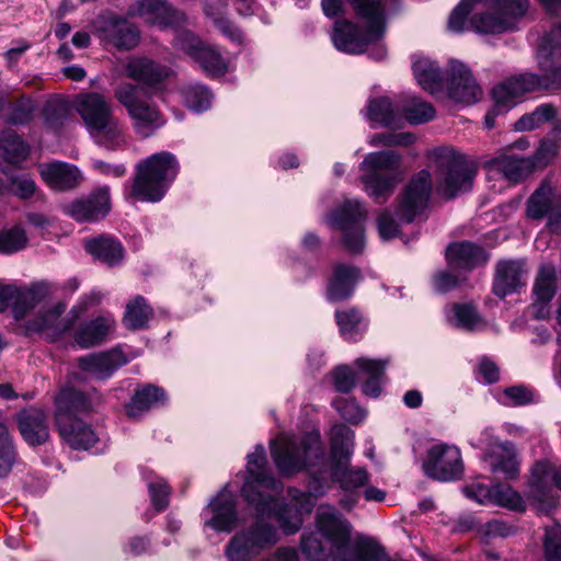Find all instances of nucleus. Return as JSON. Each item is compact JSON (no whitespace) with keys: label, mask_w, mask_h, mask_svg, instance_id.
Instances as JSON below:
<instances>
[{"label":"nucleus","mask_w":561,"mask_h":561,"mask_svg":"<svg viewBox=\"0 0 561 561\" xmlns=\"http://www.w3.org/2000/svg\"><path fill=\"white\" fill-rule=\"evenodd\" d=\"M354 432L344 424H335L330 431V458L321 440L320 432L312 431L302 436L282 433L271 442V455L279 473L291 477L307 471L309 493L289 489L288 494L296 507L279 505L268 491H280L283 484L267 470L265 449L256 445L247 459V477L241 489L242 496L262 517L274 514L284 534L293 535L302 526V513H310L314 506L312 496L325 493L330 481L340 483L345 491H353L368 482L365 469L347 468L353 454Z\"/></svg>","instance_id":"nucleus-1"},{"label":"nucleus","mask_w":561,"mask_h":561,"mask_svg":"<svg viewBox=\"0 0 561 561\" xmlns=\"http://www.w3.org/2000/svg\"><path fill=\"white\" fill-rule=\"evenodd\" d=\"M357 19L363 31L357 25L343 21L336 22L331 34L334 47L346 54H362L371 43L376 47L369 51V56L381 60L387 55L385 45L378 43L386 33L387 12L383 0H346ZM343 0H322V9L327 16L334 18L343 11Z\"/></svg>","instance_id":"nucleus-2"},{"label":"nucleus","mask_w":561,"mask_h":561,"mask_svg":"<svg viewBox=\"0 0 561 561\" xmlns=\"http://www.w3.org/2000/svg\"><path fill=\"white\" fill-rule=\"evenodd\" d=\"M529 0H461L448 19V30L462 33L469 28L481 34L511 31L526 15Z\"/></svg>","instance_id":"nucleus-3"},{"label":"nucleus","mask_w":561,"mask_h":561,"mask_svg":"<svg viewBox=\"0 0 561 561\" xmlns=\"http://www.w3.org/2000/svg\"><path fill=\"white\" fill-rule=\"evenodd\" d=\"M72 104L98 146L118 150L126 145L124 124L114 115L113 104L103 94L82 92L76 95Z\"/></svg>","instance_id":"nucleus-4"},{"label":"nucleus","mask_w":561,"mask_h":561,"mask_svg":"<svg viewBox=\"0 0 561 561\" xmlns=\"http://www.w3.org/2000/svg\"><path fill=\"white\" fill-rule=\"evenodd\" d=\"M65 290L66 288L48 282H37V332H45L51 341L69 331L79 314L99 304L102 298L95 291L87 294L67 317L61 318L66 309V304L61 300Z\"/></svg>","instance_id":"nucleus-5"},{"label":"nucleus","mask_w":561,"mask_h":561,"mask_svg":"<svg viewBox=\"0 0 561 561\" xmlns=\"http://www.w3.org/2000/svg\"><path fill=\"white\" fill-rule=\"evenodd\" d=\"M428 159L440 195L453 198L471 190L477 169L460 151L438 147L428 152Z\"/></svg>","instance_id":"nucleus-6"},{"label":"nucleus","mask_w":561,"mask_h":561,"mask_svg":"<svg viewBox=\"0 0 561 561\" xmlns=\"http://www.w3.org/2000/svg\"><path fill=\"white\" fill-rule=\"evenodd\" d=\"M178 172L174 154L168 151L153 153L138 163L131 195L142 202H159Z\"/></svg>","instance_id":"nucleus-7"},{"label":"nucleus","mask_w":561,"mask_h":561,"mask_svg":"<svg viewBox=\"0 0 561 561\" xmlns=\"http://www.w3.org/2000/svg\"><path fill=\"white\" fill-rule=\"evenodd\" d=\"M316 527L318 533L327 539L335 552L337 561H355L359 556L357 547L363 541L373 538L358 536L352 540V526L344 516L333 506L320 505L317 511Z\"/></svg>","instance_id":"nucleus-8"},{"label":"nucleus","mask_w":561,"mask_h":561,"mask_svg":"<svg viewBox=\"0 0 561 561\" xmlns=\"http://www.w3.org/2000/svg\"><path fill=\"white\" fill-rule=\"evenodd\" d=\"M114 95L124 106L131 122L134 131L141 138L156 134L165 124V118L158 106L145 96V90L133 83L119 84Z\"/></svg>","instance_id":"nucleus-9"},{"label":"nucleus","mask_w":561,"mask_h":561,"mask_svg":"<svg viewBox=\"0 0 561 561\" xmlns=\"http://www.w3.org/2000/svg\"><path fill=\"white\" fill-rule=\"evenodd\" d=\"M399 164L400 157L393 151L371 152L359 164L364 190L376 202L391 195L399 181Z\"/></svg>","instance_id":"nucleus-10"},{"label":"nucleus","mask_w":561,"mask_h":561,"mask_svg":"<svg viewBox=\"0 0 561 561\" xmlns=\"http://www.w3.org/2000/svg\"><path fill=\"white\" fill-rule=\"evenodd\" d=\"M279 540L278 529L264 518L237 531L225 547L227 561H252Z\"/></svg>","instance_id":"nucleus-11"},{"label":"nucleus","mask_w":561,"mask_h":561,"mask_svg":"<svg viewBox=\"0 0 561 561\" xmlns=\"http://www.w3.org/2000/svg\"><path fill=\"white\" fill-rule=\"evenodd\" d=\"M474 448L484 450L485 460L493 473H502L506 479H515L519 474V459L515 447L510 442H500L493 428L485 427L477 438L470 440Z\"/></svg>","instance_id":"nucleus-12"},{"label":"nucleus","mask_w":561,"mask_h":561,"mask_svg":"<svg viewBox=\"0 0 561 561\" xmlns=\"http://www.w3.org/2000/svg\"><path fill=\"white\" fill-rule=\"evenodd\" d=\"M365 218L366 210L357 199L345 201L328 217L330 226L343 232L344 244L351 253H360L365 248Z\"/></svg>","instance_id":"nucleus-13"},{"label":"nucleus","mask_w":561,"mask_h":561,"mask_svg":"<svg viewBox=\"0 0 561 561\" xmlns=\"http://www.w3.org/2000/svg\"><path fill=\"white\" fill-rule=\"evenodd\" d=\"M422 468L427 477L438 481L459 480L463 474L461 451L453 444H434L426 450Z\"/></svg>","instance_id":"nucleus-14"},{"label":"nucleus","mask_w":561,"mask_h":561,"mask_svg":"<svg viewBox=\"0 0 561 561\" xmlns=\"http://www.w3.org/2000/svg\"><path fill=\"white\" fill-rule=\"evenodd\" d=\"M539 65L545 71L548 68L543 61L539 60ZM559 70L551 69V75L546 72L542 76L534 73H523L512 77L505 82L496 85L492 90V96L499 111L505 107H511L515 104V100L527 92L535 91L541 87H547L551 81H554Z\"/></svg>","instance_id":"nucleus-15"},{"label":"nucleus","mask_w":561,"mask_h":561,"mask_svg":"<svg viewBox=\"0 0 561 561\" xmlns=\"http://www.w3.org/2000/svg\"><path fill=\"white\" fill-rule=\"evenodd\" d=\"M94 34L105 44L129 50L139 43L138 28L113 12L100 14L92 23Z\"/></svg>","instance_id":"nucleus-16"},{"label":"nucleus","mask_w":561,"mask_h":561,"mask_svg":"<svg viewBox=\"0 0 561 561\" xmlns=\"http://www.w3.org/2000/svg\"><path fill=\"white\" fill-rule=\"evenodd\" d=\"M204 527L217 533H231L238 525L237 500L226 485L203 508L201 514Z\"/></svg>","instance_id":"nucleus-17"},{"label":"nucleus","mask_w":561,"mask_h":561,"mask_svg":"<svg viewBox=\"0 0 561 561\" xmlns=\"http://www.w3.org/2000/svg\"><path fill=\"white\" fill-rule=\"evenodd\" d=\"M174 47L197 61L209 76H222L227 71V64L220 54L214 47L202 42L191 31L178 32Z\"/></svg>","instance_id":"nucleus-18"},{"label":"nucleus","mask_w":561,"mask_h":561,"mask_svg":"<svg viewBox=\"0 0 561 561\" xmlns=\"http://www.w3.org/2000/svg\"><path fill=\"white\" fill-rule=\"evenodd\" d=\"M111 209L110 188L102 186L88 196L64 206V213L77 222H93L104 218Z\"/></svg>","instance_id":"nucleus-19"},{"label":"nucleus","mask_w":561,"mask_h":561,"mask_svg":"<svg viewBox=\"0 0 561 561\" xmlns=\"http://www.w3.org/2000/svg\"><path fill=\"white\" fill-rule=\"evenodd\" d=\"M127 14L140 16L147 23L161 28L179 27L186 22L185 14L170 7L164 0H139L128 8Z\"/></svg>","instance_id":"nucleus-20"},{"label":"nucleus","mask_w":561,"mask_h":561,"mask_svg":"<svg viewBox=\"0 0 561 561\" xmlns=\"http://www.w3.org/2000/svg\"><path fill=\"white\" fill-rule=\"evenodd\" d=\"M431 191V173L427 170H421L412 178L400 199L399 216L407 222L413 221L425 209Z\"/></svg>","instance_id":"nucleus-21"},{"label":"nucleus","mask_w":561,"mask_h":561,"mask_svg":"<svg viewBox=\"0 0 561 561\" xmlns=\"http://www.w3.org/2000/svg\"><path fill=\"white\" fill-rule=\"evenodd\" d=\"M443 91L450 100L463 104L476 103L482 93L470 69L456 60L450 62V75L444 82Z\"/></svg>","instance_id":"nucleus-22"},{"label":"nucleus","mask_w":561,"mask_h":561,"mask_svg":"<svg viewBox=\"0 0 561 561\" xmlns=\"http://www.w3.org/2000/svg\"><path fill=\"white\" fill-rule=\"evenodd\" d=\"M37 172L42 181L55 192L76 190L84 180L77 165L58 160L37 164Z\"/></svg>","instance_id":"nucleus-23"},{"label":"nucleus","mask_w":561,"mask_h":561,"mask_svg":"<svg viewBox=\"0 0 561 561\" xmlns=\"http://www.w3.org/2000/svg\"><path fill=\"white\" fill-rule=\"evenodd\" d=\"M561 490V468L549 461H539L533 469L527 496L539 503H552L551 486Z\"/></svg>","instance_id":"nucleus-24"},{"label":"nucleus","mask_w":561,"mask_h":561,"mask_svg":"<svg viewBox=\"0 0 561 561\" xmlns=\"http://www.w3.org/2000/svg\"><path fill=\"white\" fill-rule=\"evenodd\" d=\"M34 301L35 291L32 287L0 280V312L10 311L14 320L21 322L33 310Z\"/></svg>","instance_id":"nucleus-25"},{"label":"nucleus","mask_w":561,"mask_h":561,"mask_svg":"<svg viewBox=\"0 0 561 561\" xmlns=\"http://www.w3.org/2000/svg\"><path fill=\"white\" fill-rule=\"evenodd\" d=\"M130 358L122 348L115 347L107 352L90 354L79 358V367L92 377L104 380L110 378L116 369L127 364Z\"/></svg>","instance_id":"nucleus-26"},{"label":"nucleus","mask_w":561,"mask_h":561,"mask_svg":"<svg viewBox=\"0 0 561 561\" xmlns=\"http://www.w3.org/2000/svg\"><path fill=\"white\" fill-rule=\"evenodd\" d=\"M557 271L552 264H541L533 288L535 301L534 314L537 319H547L550 316L549 304L557 291Z\"/></svg>","instance_id":"nucleus-27"},{"label":"nucleus","mask_w":561,"mask_h":561,"mask_svg":"<svg viewBox=\"0 0 561 561\" xmlns=\"http://www.w3.org/2000/svg\"><path fill=\"white\" fill-rule=\"evenodd\" d=\"M525 285L526 270L524 261H502L497 263L493 283V293L497 297L504 298L518 291Z\"/></svg>","instance_id":"nucleus-28"},{"label":"nucleus","mask_w":561,"mask_h":561,"mask_svg":"<svg viewBox=\"0 0 561 561\" xmlns=\"http://www.w3.org/2000/svg\"><path fill=\"white\" fill-rule=\"evenodd\" d=\"M126 76L147 87L156 88L170 77L171 70L147 57H131L125 65Z\"/></svg>","instance_id":"nucleus-29"},{"label":"nucleus","mask_w":561,"mask_h":561,"mask_svg":"<svg viewBox=\"0 0 561 561\" xmlns=\"http://www.w3.org/2000/svg\"><path fill=\"white\" fill-rule=\"evenodd\" d=\"M491 173H501L507 181L517 183L535 171V162L528 157L500 154L485 162Z\"/></svg>","instance_id":"nucleus-30"},{"label":"nucleus","mask_w":561,"mask_h":561,"mask_svg":"<svg viewBox=\"0 0 561 561\" xmlns=\"http://www.w3.org/2000/svg\"><path fill=\"white\" fill-rule=\"evenodd\" d=\"M446 259L450 267L472 270L483 265L489 256L479 245L471 242H455L446 249Z\"/></svg>","instance_id":"nucleus-31"},{"label":"nucleus","mask_w":561,"mask_h":561,"mask_svg":"<svg viewBox=\"0 0 561 561\" xmlns=\"http://www.w3.org/2000/svg\"><path fill=\"white\" fill-rule=\"evenodd\" d=\"M360 278L358 268L339 264L334 267L329 279L327 297L330 301L336 302L350 298L356 283Z\"/></svg>","instance_id":"nucleus-32"},{"label":"nucleus","mask_w":561,"mask_h":561,"mask_svg":"<svg viewBox=\"0 0 561 561\" xmlns=\"http://www.w3.org/2000/svg\"><path fill=\"white\" fill-rule=\"evenodd\" d=\"M62 439L73 449L88 450L98 442V435L92 426L82 419L57 422Z\"/></svg>","instance_id":"nucleus-33"},{"label":"nucleus","mask_w":561,"mask_h":561,"mask_svg":"<svg viewBox=\"0 0 561 561\" xmlns=\"http://www.w3.org/2000/svg\"><path fill=\"white\" fill-rule=\"evenodd\" d=\"M365 116L373 126L401 127L402 125L400 103L394 104L387 96L369 100Z\"/></svg>","instance_id":"nucleus-34"},{"label":"nucleus","mask_w":561,"mask_h":561,"mask_svg":"<svg viewBox=\"0 0 561 561\" xmlns=\"http://www.w3.org/2000/svg\"><path fill=\"white\" fill-rule=\"evenodd\" d=\"M114 328L115 320L112 316L98 317L79 327L75 333V341L82 348L93 347L103 343Z\"/></svg>","instance_id":"nucleus-35"},{"label":"nucleus","mask_w":561,"mask_h":561,"mask_svg":"<svg viewBox=\"0 0 561 561\" xmlns=\"http://www.w3.org/2000/svg\"><path fill=\"white\" fill-rule=\"evenodd\" d=\"M84 249L100 262L116 266L124 260V248L119 240L112 236L102 234L84 240Z\"/></svg>","instance_id":"nucleus-36"},{"label":"nucleus","mask_w":561,"mask_h":561,"mask_svg":"<svg viewBox=\"0 0 561 561\" xmlns=\"http://www.w3.org/2000/svg\"><path fill=\"white\" fill-rule=\"evenodd\" d=\"M358 374L366 375L368 378L363 385L365 396L377 398L381 393V386L385 382V370L388 360L359 357L354 362Z\"/></svg>","instance_id":"nucleus-37"},{"label":"nucleus","mask_w":561,"mask_h":561,"mask_svg":"<svg viewBox=\"0 0 561 561\" xmlns=\"http://www.w3.org/2000/svg\"><path fill=\"white\" fill-rule=\"evenodd\" d=\"M56 422L60 419L71 421L79 419L78 414L90 410V402L87 397L73 388L62 389L56 398Z\"/></svg>","instance_id":"nucleus-38"},{"label":"nucleus","mask_w":561,"mask_h":561,"mask_svg":"<svg viewBox=\"0 0 561 561\" xmlns=\"http://www.w3.org/2000/svg\"><path fill=\"white\" fill-rule=\"evenodd\" d=\"M413 72L423 90L431 94L443 92L445 81L435 61L426 57H419L413 61Z\"/></svg>","instance_id":"nucleus-39"},{"label":"nucleus","mask_w":561,"mask_h":561,"mask_svg":"<svg viewBox=\"0 0 561 561\" xmlns=\"http://www.w3.org/2000/svg\"><path fill=\"white\" fill-rule=\"evenodd\" d=\"M165 399L163 389L153 385L142 386L135 391L130 402L126 404V413L129 417H137L145 411L163 404Z\"/></svg>","instance_id":"nucleus-40"},{"label":"nucleus","mask_w":561,"mask_h":561,"mask_svg":"<svg viewBox=\"0 0 561 561\" xmlns=\"http://www.w3.org/2000/svg\"><path fill=\"white\" fill-rule=\"evenodd\" d=\"M402 122L405 119L412 125L424 124L435 117L436 111L428 102L417 96H407L400 102Z\"/></svg>","instance_id":"nucleus-41"},{"label":"nucleus","mask_w":561,"mask_h":561,"mask_svg":"<svg viewBox=\"0 0 561 561\" xmlns=\"http://www.w3.org/2000/svg\"><path fill=\"white\" fill-rule=\"evenodd\" d=\"M30 153L26 144L13 131L5 129L0 133V158L10 164L18 165Z\"/></svg>","instance_id":"nucleus-42"},{"label":"nucleus","mask_w":561,"mask_h":561,"mask_svg":"<svg viewBox=\"0 0 561 561\" xmlns=\"http://www.w3.org/2000/svg\"><path fill=\"white\" fill-rule=\"evenodd\" d=\"M335 319L342 336L348 341L358 340L367 327L362 313L354 308L337 310Z\"/></svg>","instance_id":"nucleus-43"},{"label":"nucleus","mask_w":561,"mask_h":561,"mask_svg":"<svg viewBox=\"0 0 561 561\" xmlns=\"http://www.w3.org/2000/svg\"><path fill=\"white\" fill-rule=\"evenodd\" d=\"M447 317L450 324L466 331L478 330L483 324L482 319L471 305H454Z\"/></svg>","instance_id":"nucleus-44"},{"label":"nucleus","mask_w":561,"mask_h":561,"mask_svg":"<svg viewBox=\"0 0 561 561\" xmlns=\"http://www.w3.org/2000/svg\"><path fill=\"white\" fill-rule=\"evenodd\" d=\"M151 317L152 309L138 296L127 304L123 321L126 328L136 330L144 328Z\"/></svg>","instance_id":"nucleus-45"},{"label":"nucleus","mask_w":561,"mask_h":561,"mask_svg":"<svg viewBox=\"0 0 561 561\" xmlns=\"http://www.w3.org/2000/svg\"><path fill=\"white\" fill-rule=\"evenodd\" d=\"M300 548L307 561H337L335 552L332 551V546L325 549L313 533L302 536Z\"/></svg>","instance_id":"nucleus-46"},{"label":"nucleus","mask_w":561,"mask_h":561,"mask_svg":"<svg viewBox=\"0 0 561 561\" xmlns=\"http://www.w3.org/2000/svg\"><path fill=\"white\" fill-rule=\"evenodd\" d=\"M556 116V108L550 104H541L536 107L531 113L523 115L514 124L516 131H528L540 127L542 124L553 119Z\"/></svg>","instance_id":"nucleus-47"},{"label":"nucleus","mask_w":561,"mask_h":561,"mask_svg":"<svg viewBox=\"0 0 561 561\" xmlns=\"http://www.w3.org/2000/svg\"><path fill=\"white\" fill-rule=\"evenodd\" d=\"M552 208V191L547 184L541 185L530 196L527 203V214L533 219L550 215Z\"/></svg>","instance_id":"nucleus-48"},{"label":"nucleus","mask_w":561,"mask_h":561,"mask_svg":"<svg viewBox=\"0 0 561 561\" xmlns=\"http://www.w3.org/2000/svg\"><path fill=\"white\" fill-rule=\"evenodd\" d=\"M491 504L518 512L526 510L522 495L510 485L501 483L493 485Z\"/></svg>","instance_id":"nucleus-49"},{"label":"nucleus","mask_w":561,"mask_h":561,"mask_svg":"<svg viewBox=\"0 0 561 561\" xmlns=\"http://www.w3.org/2000/svg\"><path fill=\"white\" fill-rule=\"evenodd\" d=\"M182 96L185 105L197 113L204 112L210 107L213 95L210 91L199 84H190L182 90Z\"/></svg>","instance_id":"nucleus-50"},{"label":"nucleus","mask_w":561,"mask_h":561,"mask_svg":"<svg viewBox=\"0 0 561 561\" xmlns=\"http://www.w3.org/2000/svg\"><path fill=\"white\" fill-rule=\"evenodd\" d=\"M14 460V448L7 425L0 422V477L11 470Z\"/></svg>","instance_id":"nucleus-51"},{"label":"nucleus","mask_w":561,"mask_h":561,"mask_svg":"<svg viewBox=\"0 0 561 561\" xmlns=\"http://www.w3.org/2000/svg\"><path fill=\"white\" fill-rule=\"evenodd\" d=\"M18 430L31 446H35V408L21 409L14 416Z\"/></svg>","instance_id":"nucleus-52"},{"label":"nucleus","mask_w":561,"mask_h":561,"mask_svg":"<svg viewBox=\"0 0 561 561\" xmlns=\"http://www.w3.org/2000/svg\"><path fill=\"white\" fill-rule=\"evenodd\" d=\"M25 231L15 227L0 232V253L10 254L23 249L26 245Z\"/></svg>","instance_id":"nucleus-53"},{"label":"nucleus","mask_w":561,"mask_h":561,"mask_svg":"<svg viewBox=\"0 0 561 561\" xmlns=\"http://www.w3.org/2000/svg\"><path fill=\"white\" fill-rule=\"evenodd\" d=\"M205 14L211 16L215 26L229 39L236 43H242L243 35L228 19L214 11L213 4L205 5Z\"/></svg>","instance_id":"nucleus-54"},{"label":"nucleus","mask_w":561,"mask_h":561,"mask_svg":"<svg viewBox=\"0 0 561 561\" xmlns=\"http://www.w3.org/2000/svg\"><path fill=\"white\" fill-rule=\"evenodd\" d=\"M543 551L547 561H561V526L547 528L543 540Z\"/></svg>","instance_id":"nucleus-55"},{"label":"nucleus","mask_w":561,"mask_h":561,"mask_svg":"<svg viewBox=\"0 0 561 561\" xmlns=\"http://www.w3.org/2000/svg\"><path fill=\"white\" fill-rule=\"evenodd\" d=\"M335 410L339 414L351 423H358L366 416V411L360 408L354 400L336 399L333 402Z\"/></svg>","instance_id":"nucleus-56"},{"label":"nucleus","mask_w":561,"mask_h":561,"mask_svg":"<svg viewBox=\"0 0 561 561\" xmlns=\"http://www.w3.org/2000/svg\"><path fill=\"white\" fill-rule=\"evenodd\" d=\"M148 491L152 505L158 512L164 510L169 505L170 488L163 479H157L148 483Z\"/></svg>","instance_id":"nucleus-57"},{"label":"nucleus","mask_w":561,"mask_h":561,"mask_svg":"<svg viewBox=\"0 0 561 561\" xmlns=\"http://www.w3.org/2000/svg\"><path fill=\"white\" fill-rule=\"evenodd\" d=\"M558 153V144L553 139L541 140L536 153L529 157L535 162L536 168L546 167L550 163Z\"/></svg>","instance_id":"nucleus-58"},{"label":"nucleus","mask_w":561,"mask_h":561,"mask_svg":"<svg viewBox=\"0 0 561 561\" xmlns=\"http://www.w3.org/2000/svg\"><path fill=\"white\" fill-rule=\"evenodd\" d=\"M332 381L339 392H348L355 386V376L348 366H339L332 371Z\"/></svg>","instance_id":"nucleus-59"},{"label":"nucleus","mask_w":561,"mask_h":561,"mask_svg":"<svg viewBox=\"0 0 561 561\" xmlns=\"http://www.w3.org/2000/svg\"><path fill=\"white\" fill-rule=\"evenodd\" d=\"M493 485H486L481 482H473L466 485L462 491L463 494L477 502L478 504H491Z\"/></svg>","instance_id":"nucleus-60"},{"label":"nucleus","mask_w":561,"mask_h":561,"mask_svg":"<svg viewBox=\"0 0 561 561\" xmlns=\"http://www.w3.org/2000/svg\"><path fill=\"white\" fill-rule=\"evenodd\" d=\"M503 402L508 405H523L533 400V393L524 386H513L504 390Z\"/></svg>","instance_id":"nucleus-61"},{"label":"nucleus","mask_w":561,"mask_h":561,"mask_svg":"<svg viewBox=\"0 0 561 561\" xmlns=\"http://www.w3.org/2000/svg\"><path fill=\"white\" fill-rule=\"evenodd\" d=\"M3 173L8 176V180L12 185L13 194L21 198H27L33 194L35 186L30 178L13 176L10 175L7 171H3Z\"/></svg>","instance_id":"nucleus-62"},{"label":"nucleus","mask_w":561,"mask_h":561,"mask_svg":"<svg viewBox=\"0 0 561 561\" xmlns=\"http://www.w3.org/2000/svg\"><path fill=\"white\" fill-rule=\"evenodd\" d=\"M557 47H561V23L551 28L549 34L543 37L538 58L548 57L549 55L553 54V50Z\"/></svg>","instance_id":"nucleus-63"},{"label":"nucleus","mask_w":561,"mask_h":561,"mask_svg":"<svg viewBox=\"0 0 561 561\" xmlns=\"http://www.w3.org/2000/svg\"><path fill=\"white\" fill-rule=\"evenodd\" d=\"M377 227L379 236L383 240L393 238L398 232V225L389 214V211H382L377 220Z\"/></svg>","instance_id":"nucleus-64"}]
</instances>
